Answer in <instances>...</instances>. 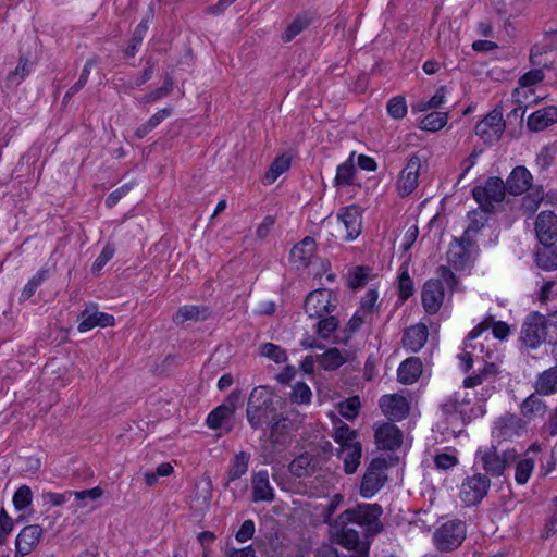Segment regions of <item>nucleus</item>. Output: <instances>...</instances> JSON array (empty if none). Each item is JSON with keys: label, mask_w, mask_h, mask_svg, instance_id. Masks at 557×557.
Instances as JSON below:
<instances>
[{"label": "nucleus", "mask_w": 557, "mask_h": 557, "mask_svg": "<svg viewBox=\"0 0 557 557\" xmlns=\"http://www.w3.org/2000/svg\"><path fill=\"white\" fill-rule=\"evenodd\" d=\"M380 449L396 450L403 444V432L393 423H383L374 433Z\"/></svg>", "instance_id": "4468645a"}, {"label": "nucleus", "mask_w": 557, "mask_h": 557, "mask_svg": "<svg viewBox=\"0 0 557 557\" xmlns=\"http://www.w3.org/2000/svg\"><path fill=\"white\" fill-rule=\"evenodd\" d=\"M399 298L407 300L413 294V282L407 271H404L398 276Z\"/></svg>", "instance_id": "680f3d73"}, {"label": "nucleus", "mask_w": 557, "mask_h": 557, "mask_svg": "<svg viewBox=\"0 0 557 557\" xmlns=\"http://www.w3.org/2000/svg\"><path fill=\"white\" fill-rule=\"evenodd\" d=\"M534 460L524 458L516 461L515 480L519 485L525 484L534 469Z\"/></svg>", "instance_id": "09e8293b"}, {"label": "nucleus", "mask_w": 557, "mask_h": 557, "mask_svg": "<svg viewBox=\"0 0 557 557\" xmlns=\"http://www.w3.org/2000/svg\"><path fill=\"white\" fill-rule=\"evenodd\" d=\"M420 168V158L416 154L411 156L405 169L399 173L396 184L400 197L410 195L417 188Z\"/></svg>", "instance_id": "f8f14e48"}, {"label": "nucleus", "mask_w": 557, "mask_h": 557, "mask_svg": "<svg viewBox=\"0 0 557 557\" xmlns=\"http://www.w3.org/2000/svg\"><path fill=\"white\" fill-rule=\"evenodd\" d=\"M466 523L459 519L443 523L433 533V542L441 552H451L458 548L466 539Z\"/></svg>", "instance_id": "7ed1b4c3"}, {"label": "nucleus", "mask_w": 557, "mask_h": 557, "mask_svg": "<svg viewBox=\"0 0 557 557\" xmlns=\"http://www.w3.org/2000/svg\"><path fill=\"white\" fill-rule=\"evenodd\" d=\"M496 430L497 436L511 440L525 431V422L516 414L507 413L498 419Z\"/></svg>", "instance_id": "aec40b11"}, {"label": "nucleus", "mask_w": 557, "mask_h": 557, "mask_svg": "<svg viewBox=\"0 0 557 557\" xmlns=\"http://www.w3.org/2000/svg\"><path fill=\"white\" fill-rule=\"evenodd\" d=\"M337 219L343 222L346 228L347 240L356 239L361 233V212L356 205L343 207L337 213Z\"/></svg>", "instance_id": "f3484780"}, {"label": "nucleus", "mask_w": 557, "mask_h": 557, "mask_svg": "<svg viewBox=\"0 0 557 557\" xmlns=\"http://www.w3.org/2000/svg\"><path fill=\"white\" fill-rule=\"evenodd\" d=\"M357 431L350 429L346 423L338 420L334 423V433L333 437L334 441L339 445V447H345L350 445V443H358L356 441L357 438Z\"/></svg>", "instance_id": "79ce46f5"}, {"label": "nucleus", "mask_w": 557, "mask_h": 557, "mask_svg": "<svg viewBox=\"0 0 557 557\" xmlns=\"http://www.w3.org/2000/svg\"><path fill=\"white\" fill-rule=\"evenodd\" d=\"M114 252L115 250L112 246L106 245L101 250L100 255L94 261L91 272L99 273L102 270V268L108 263V261L113 258Z\"/></svg>", "instance_id": "338daca9"}, {"label": "nucleus", "mask_w": 557, "mask_h": 557, "mask_svg": "<svg viewBox=\"0 0 557 557\" xmlns=\"http://www.w3.org/2000/svg\"><path fill=\"white\" fill-rule=\"evenodd\" d=\"M97 306L90 304L81 312V322L77 330L81 333L92 330L96 326L106 327L113 326L115 324V318L112 314L106 312H99L96 310Z\"/></svg>", "instance_id": "ddd939ff"}, {"label": "nucleus", "mask_w": 557, "mask_h": 557, "mask_svg": "<svg viewBox=\"0 0 557 557\" xmlns=\"http://www.w3.org/2000/svg\"><path fill=\"white\" fill-rule=\"evenodd\" d=\"M232 416L224 411V409L219 406L213 409L207 417V425L212 430H218L222 428L223 421L230 419Z\"/></svg>", "instance_id": "052dcab7"}, {"label": "nucleus", "mask_w": 557, "mask_h": 557, "mask_svg": "<svg viewBox=\"0 0 557 557\" xmlns=\"http://www.w3.org/2000/svg\"><path fill=\"white\" fill-rule=\"evenodd\" d=\"M536 237L541 244H552L557 239V215L553 211L541 212L535 221Z\"/></svg>", "instance_id": "dca6fc26"}, {"label": "nucleus", "mask_w": 557, "mask_h": 557, "mask_svg": "<svg viewBox=\"0 0 557 557\" xmlns=\"http://www.w3.org/2000/svg\"><path fill=\"white\" fill-rule=\"evenodd\" d=\"M557 122V107L548 106L536 110L528 119V127L533 132L543 131Z\"/></svg>", "instance_id": "393cba45"}, {"label": "nucleus", "mask_w": 557, "mask_h": 557, "mask_svg": "<svg viewBox=\"0 0 557 557\" xmlns=\"http://www.w3.org/2000/svg\"><path fill=\"white\" fill-rule=\"evenodd\" d=\"M276 413L277 409L274 406L271 393L264 387L253 388L246 408L247 421L251 429L258 430L269 426Z\"/></svg>", "instance_id": "f257e3e1"}, {"label": "nucleus", "mask_w": 557, "mask_h": 557, "mask_svg": "<svg viewBox=\"0 0 557 557\" xmlns=\"http://www.w3.org/2000/svg\"><path fill=\"white\" fill-rule=\"evenodd\" d=\"M475 244H467L460 238H454L447 252L448 261L453 263L456 269L465 268V264L470 257V249Z\"/></svg>", "instance_id": "c85d7f7f"}, {"label": "nucleus", "mask_w": 557, "mask_h": 557, "mask_svg": "<svg viewBox=\"0 0 557 557\" xmlns=\"http://www.w3.org/2000/svg\"><path fill=\"white\" fill-rule=\"evenodd\" d=\"M388 115L394 120H401L406 116L408 108L405 97L395 96L391 98L386 106Z\"/></svg>", "instance_id": "8fccbe9b"}, {"label": "nucleus", "mask_w": 557, "mask_h": 557, "mask_svg": "<svg viewBox=\"0 0 557 557\" xmlns=\"http://www.w3.org/2000/svg\"><path fill=\"white\" fill-rule=\"evenodd\" d=\"M383 513L382 506L379 504H358L348 508L339 515V524L356 523L361 527H369L376 534L383 530L380 517Z\"/></svg>", "instance_id": "f03ea898"}, {"label": "nucleus", "mask_w": 557, "mask_h": 557, "mask_svg": "<svg viewBox=\"0 0 557 557\" xmlns=\"http://www.w3.org/2000/svg\"><path fill=\"white\" fill-rule=\"evenodd\" d=\"M251 485L253 502H272L274 499V491L270 485L267 470L256 472L252 475Z\"/></svg>", "instance_id": "412c9836"}, {"label": "nucleus", "mask_w": 557, "mask_h": 557, "mask_svg": "<svg viewBox=\"0 0 557 557\" xmlns=\"http://www.w3.org/2000/svg\"><path fill=\"white\" fill-rule=\"evenodd\" d=\"M289 472L297 478L312 475L317 470L315 458L309 453H304L296 457L288 466Z\"/></svg>", "instance_id": "2f4dec72"}, {"label": "nucleus", "mask_w": 557, "mask_h": 557, "mask_svg": "<svg viewBox=\"0 0 557 557\" xmlns=\"http://www.w3.org/2000/svg\"><path fill=\"white\" fill-rule=\"evenodd\" d=\"M535 392L528 396L520 405L521 414L524 418L532 419L543 417L547 410V406Z\"/></svg>", "instance_id": "72a5a7b5"}, {"label": "nucleus", "mask_w": 557, "mask_h": 557, "mask_svg": "<svg viewBox=\"0 0 557 557\" xmlns=\"http://www.w3.org/2000/svg\"><path fill=\"white\" fill-rule=\"evenodd\" d=\"M148 29V21L143 20L135 28L131 41L125 49V55L127 58H134L138 51V47L141 45L145 34Z\"/></svg>", "instance_id": "49530a36"}, {"label": "nucleus", "mask_w": 557, "mask_h": 557, "mask_svg": "<svg viewBox=\"0 0 557 557\" xmlns=\"http://www.w3.org/2000/svg\"><path fill=\"white\" fill-rule=\"evenodd\" d=\"M448 120L446 112H431L424 116L420 123V128L429 132H437L442 129Z\"/></svg>", "instance_id": "c03bdc74"}, {"label": "nucleus", "mask_w": 557, "mask_h": 557, "mask_svg": "<svg viewBox=\"0 0 557 557\" xmlns=\"http://www.w3.org/2000/svg\"><path fill=\"white\" fill-rule=\"evenodd\" d=\"M380 407L391 420H403L409 413V404L398 394L384 395L380 399Z\"/></svg>", "instance_id": "a211bd4d"}, {"label": "nucleus", "mask_w": 557, "mask_h": 557, "mask_svg": "<svg viewBox=\"0 0 557 557\" xmlns=\"http://www.w3.org/2000/svg\"><path fill=\"white\" fill-rule=\"evenodd\" d=\"M536 252L535 261L539 268L545 271L557 269V247L552 244H542Z\"/></svg>", "instance_id": "c9c22d12"}, {"label": "nucleus", "mask_w": 557, "mask_h": 557, "mask_svg": "<svg viewBox=\"0 0 557 557\" xmlns=\"http://www.w3.org/2000/svg\"><path fill=\"white\" fill-rule=\"evenodd\" d=\"M537 395L549 396L557 393V364L540 372L533 384Z\"/></svg>", "instance_id": "4be33fe9"}, {"label": "nucleus", "mask_w": 557, "mask_h": 557, "mask_svg": "<svg viewBox=\"0 0 557 557\" xmlns=\"http://www.w3.org/2000/svg\"><path fill=\"white\" fill-rule=\"evenodd\" d=\"M354 154L355 153L352 152L344 163L337 166L336 175L334 178L335 186H346L352 184V180L356 173V168L352 160Z\"/></svg>", "instance_id": "a19ab883"}, {"label": "nucleus", "mask_w": 557, "mask_h": 557, "mask_svg": "<svg viewBox=\"0 0 557 557\" xmlns=\"http://www.w3.org/2000/svg\"><path fill=\"white\" fill-rule=\"evenodd\" d=\"M70 496H74L76 500L81 502V506H85V500H96L100 498L103 495V490L99 486L89 488V490H83V491H69Z\"/></svg>", "instance_id": "e2e57ef3"}, {"label": "nucleus", "mask_w": 557, "mask_h": 557, "mask_svg": "<svg viewBox=\"0 0 557 557\" xmlns=\"http://www.w3.org/2000/svg\"><path fill=\"white\" fill-rule=\"evenodd\" d=\"M42 535L39 524H30L22 529L15 541V557L28 555L38 544Z\"/></svg>", "instance_id": "2eb2a0df"}, {"label": "nucleus", "mask_w": 557, "mask_h": 557, "mask_svg": "<svg viewBox=\"0 0 557 557\" xmlns=\"http://www.w3.org/2000/svg\"><path fill=\"white\" fill-rule=\"evenodd\" d=\"M422 373V362L418 357H410L403 361L398 368V381L403 384L414 383Z\"/></svg>", "instance_id": "7c9ffc66"}, {"label": "nucleus", "mask_w": 557, "mask_h": 557, "mask_svg": "<svg viewBox=\"0 0 557 557\" xmlns=\"http://www.w3.org/2000/svg\"><path fill=\"white\" fill-rule=\"evenodd\" d=\"M343 499H344V497L341 494L333 495L330 503L327 504V506L324 508V510L322 512L323 522L329 524L331 528L333 527V523L335 520L332 517L335 513V511L337 510V508L341 505V503L343 502Z\"/></svg>", "instance_id": "0e129e2a"}, {"label": "nucleus", "mask_w": 557, "mask_h": 557, "mask_svg": "<svg viewBox=\"0 0 557 557\" xmlns=\"http://www.w3.org/2000/svg\"><path fill=\"white\" fill-rule=\"evenodd\" d=\"M543 199H544L543 188L541 186L533 188V189H531L530 193H528L523 197L522 208L525 212L534 213L539 209Z\"/></svg>", "instance_id": "3c124183"}, {"label": "nucleus", "mask_w": 557, "mask_h": 557, "mask_svg": "<svg viewBox=\"0 0 557 557\" xmlns=\"http://www.w3.org/2000/svg\"><path fill=\"white\" fill-rule=\"evenodd\" d=\"M368 274L364 268L357 267L349 272L348 286L352 289H357L367 284Z\"/></svg>", "instance_id": "69168bd1"}, {"label": "nucleus", "mask_w": 557, "mask_h": 557, "mask_svg": "<svg viewBox=\"0 0 557 557\" xmlns=\"http://www.w3.org/2000/svg\"><path fill=\"white\" fill-rule=\"evenodd\" d=\"M290 420L283 413H276L275 418L270 422L269 437L273 443H284L285 436L289 433Z\"/></svg>", "instance_id": "f704fd0d"}, {"label": "nucleus", "mask_w": 557, "mask_h": 557, "mask_svg": "<svg viewBox=\"0 0 557 557\" xmlns=\"http://www.w3.org/2000/svg\"><path fill=\"white\" fill-rule=\"evenodd\" d=\"M194 499L200 502L203 506H209L212 499V482L209 476H203L202 481L195 486Z\"/></svg>", "instance_id": "603ef678"}, {"label": "nucleus", "mask_w": 557, "mask_h": 557, "mask_svg": "<svg viewBox=\"0 0 557 557\" xmlns=\"http://www.w3.org/2000/svg\"><path fill=\"white\" fill-rule=\"evenodd\" d=\"M337 457L343 459L344 472L346 474H354L360 466L362 457L361 443H350L348 446L339 447L337 450Z\"/></svg>", "instance_id": "5701e85b"}, {"label": "nucleus", "mask_w": 557, "mask_h": 557, "mask_svg": "<svg viewBox=\"0 0 557 557\" xmlns=\"http://www.w3.org/2000/svg\"><path fill=\"white\" fill-rule=\"evenodd\" d=\"M475 350L476 346L474 344L465 341L463 352L458 356L463 372H469L473 367Z\"/></svg>", "instance_id": "bf43d9fd"}, {"label": "nucleus", "mask_w": 557, "mask_h": 557, "mask_svg": "<svg viewBox=\"0 0 557 557\" xmlns=\"http://www.w3.org/2000/svg\"><path fill=\"white\" fill-rule=\"evenodd\" d=\"M441 407L447 419H458L462 413V409L457 405V394L449 397Z\"/></svg>", "instance_id": "774afa93"}, {"label": "nucleus", "mask_w": 557, "mask_h": 557, "mask_svg": "<svg viewBox=\"0 0 557 557\" xmlns=\"http://www.w3.org/2000/svg\"><path fill=\"white\" fill-rule=\"evenodd\" d=\"M210 315V310L206 306L185 305L178 308L173 315L175 324H184L187 321H203Z\"/></svg>", "instance_id": "cd10ccee"}, {"label": "nucleus", "mask_w": 557, "mask_h": 557, "mask_svg": "<svg viewBox=\"0 0 557 557\" xmlns=\"http://www.w3.org/2000/svg\"><path fill=\"white\" fill-rule=\"evenodd\" d=\"M491 480L487 475L475 473L461 484L460 498L467 506H475L487 495Z\"/></svg>", "instance_id": "1a4fd4ad"}, {"label": "nucleus", "mask_w": 557, "mask_h": 557, "mask_svg": "<svg viewBox=\"0 0 557 557\" xmlns=\"http://www.w3.org/2000/svg\"><path fill=\"white\" fill-rule=\"evenodd\" d=\"M360 406L361 404L359 397L354 396L344 401H341L338 404V411L344 418L354 420L359 413Z\"/></svg>", "instance_id": "5fc2aeb1"}, {"label": "nucleus", "mask_w": 557, "mask_h": 557, "mask_svg": "<svg viewBox=\"0 0 557 557\" xmlns=\"http://www.w3.org/2000/svg\"><path fill=\"white\" fill-rule=\"evenodd\" d=\"M352 354L348 350H341L336 347L326 349L318 356L319 364L326 371H334L350 360Z\"/></svg>", "instance_id": "a878e982"}, {"label": "nucleus", "mask_w": 557, "mask_h": 557, "mask_svg": "<svg viewBox=\"0 0 557 557\" xmlns=\"http://www.w3.org/2000/svg\"><path fill=\"white\" fill-rule=\"evenodd\" d=\"M313 21V16L308 12L298 14L294 21L287 26L285 33L282 35L284 42L292 41L297 35L307 29Z\"/></svg>", "instance_id": "4c0bfd02"}, {"label": "nucleus", "mask_w": 557, "mask_h": 557, "mask_svg": "<svg viewBox=\"0 0 557 557\" xmlns=\"http://www.w3.org/2000/svg\"><path fill=\"white\" fill-rule=\"evenodd\" d=\"M475 457H480L486 474L500 476L504 474L507 467L517 461L518 453L513 448L498 453L495 446H491L485 450L478 449Z\"/></svg>", "instance_id": "20e7f679"}, {"label": "nucleus", "mask_w": 557, "mask_h": 557, "mask_svg": "<svg viewBox=\"0 0 557 557\" xmlns=\"http://www.w3.org/2000/svg\"><path fill=\"white\" fill-rule=\"evenodd\" d=\"M444 286L440 280H428L421 292L422 306L428 314H435L444 301Z\"/></svg>", "instance_id": "9b49d317"}, {"label": "nucleus", "mask_w": 557, "mask_h": 557, "mask_svg": "<svg viewBox=\"0 0 557 557\" xmlns=\"http://www.w3.org/2000/svg\"><path fill=\"white\" fill-rule=\"evenodd\" d=\"M547 320L545 315L534 311L527 315L520 332V341L529 349H536L546 341Z\"/></svg>", "instance_id": "423d86ee"}, {"label": "nucleus", "mask_w": 557, "mask_h": 557, "mask_svg": "<svg viewBox=\"0 0 557 557\" xmlns=\"http://www.w3.org/2000/svg\"><path fill=\"white\" fill-rule=\"evenodd\" d=\"M317 249L314 238L307 236L301 242L296 244L290 250V259L298 267L306 268L311 262Z\"/></svg>", "instance_id": "b1692460"}, {"label": "nucleus", "mask_w": 557, "mask_h": 557, "mask_svg": "<svg viewBox=\"0 0 557 557\" xmlns=\"http://www.w3.org/2000/svg\"><path fill=\"white\" fill-rule=\"evenodd\" d=\"M261 355L268 357L276 363H282L287 360L286 351L273 343H265L261 346Z\"/></svg>", "instance_id": "13d9d810"}, {"label": "nucleus", "mask_w": 557, "mask_h": 557, "mask_svg": "<svg viewBox=\"0 0 557 557\" xmlns=\"http://www.w3.org/2000/svg\"><path fill=\"white\" fill-rule=\"evenodd\" d=\"M386 469L387 461L385 458H374L371 460L360 485V495L363 498H371L384 486L387 480L384 473Z\"/></svg>", "instance_id": "0eeeda50"}, {"label": "nucleus", "mask_w": 557, "mask_h": 557, "mask_svg": "<svg viewBox=\"0 0 557 557\" xmlns=\"http://www.w3.org/2000/svg\"><path fill=\"white\" fill-rule=\"evenodd\" d=\"M290 168V158L282 154L274 159L269 170L265 172L264 180L268 184L274 183L278 176Z\"/></svg>", "instance_id": "37998d69"}, {"label": "nucleus", "mask_w": 557, "mask_h": 557, "mask_svg": "<svg viewBox=\"0 0 557 557\" xmlns=\"http://www.w3.org/2000/svg\"><path fill=\"white\" fill-rule=\"evenodd\" d=\"M428 335L426 325L422 323L416 324L406 330L403 336V345L405 348L416 352L424 346Z\"/></svg>", "instance_id": "bb28decb"}, {"label": "nucleus", "mask_w": 557, "mask_h": 557, "mask_svg": "<svg viewBox=\"0 0 557 557\" xmlns=\"http://www.w3.org/2000/svg\"><path fill=\"white\" fill-rule=\"evenodd\" d=\"M13 505L17 511L24 510L32 504L33 500V492L29 486L22 485L20 486L14 495H13Z\"/></svg>", "instance_id": "864d4df0"}, {"label": "nucleus", "mask_w": 557, "mask_h": 557, "mask_svg": "<svg viewBox=\"0 0 557 557\" xmlns=\"http://www.w3.org/2000/svg\"><path fill=\"white\" fill-rule=\"evenodd\" d=\"M174 87V79L170 73H165L163 85L138 99L140 104H147L158 101L169 96Z\"/></svg>", "instance_id": "ea45409f"}, {"label": "nucleus", "mask_w": 557, "mask_h": 557, "mask_svg": "<svg viewBox=\"0 0 557 557\" xmlns=\"http://www.w3.org/2000/svg\"><path fill=\"white\" fill-rule=\"evenodd\" d=\"M485 211H476L473 210L468 213L469 224L468 227L465 230L462 234V242H466L467 244H475V237L478 233L485 226V223L487 222Z\"/></svg>", "instance_id": "473e14b6"}, {"label": "nucleus", "mask_w": 557, "mask_h": 557, "mask_svg": "<svg viewBox=\"0 0 557 557\" xmlns=\"http://www.w3.org/2000/svg\"><path fill=\"white\" fill-rule=\"evenodd\" d=\"M507 190L506 184L500 177H488L484 185L475 186L472 189V197L485 212H493V202H502Z\"/></svg>", "instance_id": "39448f33"}, {"label": "nucleus", "mask_w": 557, "mask_h": 557, "mask_svg": "<svg viewBox=\"0 0 557 557\" xmlns=\"http://www.w3.org/2000/svg\"><path fill=\"white\" fill-rule=\"evenodd\" d=\"M364 314L359 310L350 318L346 326L342 330L339 334L334 336V343L336 344H347L351 338L354 333H356L361 325L364 323Z\"/></svg>", "instance_id": "58836bf2"}, {"label": "nucleus", "mask_w": 557, "mask_h": 557, "mask_svg": "<svg viewBox=\"0 0 557 557\" xmlns=\"http://www.w3.org/2000/svg\"><path fill=\"white\" fill-rule=\"evenodd\" d=\"M333 298H336L335 294L327 288H317L310 292L305 299L306 313L311 319L330 314L336 309Z\"/></svg>", "instance_id": "6e6552de"}, {"label": "nucleus", "mask_w": 557, "mask_h": 557, "mask_svg": "<svg viewBox=\"0 0 557 557\" xmlns=\"http://www.w3.org/2000/svg\"><path fill=\"white\" fill-rule=\"evenodd\" d=\"M475 134L487 145L496 144L504 131L505 122L499 109L492 110L481 122L475 125Z\"/></svg>", "instance_id": "9d476101"}, {"label": "nucleus", "mask_w": 557, "mask_h": 557, "mask_svg": "<svg viewBox=\"0 0 557 557\" xmlns=\"http://www.w3.org/2000/svg\"><path fill=\"white\" fill-rule=\"evenodd\" d=\"M250 454L247 451H239L235 455L234 459L231 462L230 469L227 471V482L225 485L227 486L230 482L235 481L242 478L247 471L249 467Z\"/></svg>", "instance_id": "e433bc0d"}, {"label": "nucleus", "mask_w": 557, "mask_h": 557, "mask_svg": "<svg viewBox=\"0 0 557 557\" xmlns=\"http://www.w3.org/2000/svg\"><path fill=\"white\" fill-rule=\"evenodd\" d=\"M532 178V174L525 166L518 165L513 168L506 181L507 191L513 196L522 195L530 189Z\"/></svg>", "instance_id": "6ab92c4d"}, {"label": "nucleus", "mask_w": 557, "mask_h": 557, "mask_svg": "<svg viewBox=\"0 0 557 557\" xmlns=\"http://www.w3.org/2000/svg\"><path fill=\"white\" fill-rule=\"evenodd\" d=\"M30 62L27 57H21L15 70L11 71L7 76V83L10 85H20L30 73Z\"/></svg>", "instance_id": "a18cd8bd"}, {"label": "nucleus", "mask_w": 557, "mask_h": 557, "mask_svg": "<svg viewBox=\"0 0 557 557\" xmlns=\"http://www.w3.org/2000/svg\"><path fill=\"white\" fill-rule=\"evenodd\" d=\"M311 389L306 383L298 382L293 386V392L290 395L293 403L298 405L309 404L311 401Z\"/></svg>", "instance_id": "4d7b16f0"}, {"label": "nucleus", "mask_w": 557, "mask_h": 557, "mask_svg": "<svg viewBox=\"0 0 557 557\" xmlns=\"http://www.w3.org/2000/svg\"><path fill=\"white\" fill-rule=\"evenodd\" d=\"M47 271L40 270L24 286L21 293V301L28 300L37 290L38 286L46 280Z\"/></svg>", "instance_id": "6e6d98bb"}, {"label": "nucleus", "mask_w": 557, "mask_h": 557, "mask_svg": "<svg viewBox=\"0 0 557 557\" xmlns=\"http://www.w3.org/2000/svg\"><path fill=\"white\" fill-rule=\"evenodd\" d=\"M317 334L322 339H327L338 329L339 320L335 315L318 318Z\"/></svg>", "instance_id": "de8ad7c7"}, {"label": "nucleus", "mask_w": 557, "mask_h": 557, "mask_svg": "<svg viewBox=\"0 0 557 557\" xmlns=\"http://www.w3.org/2000/svg\"><path fill=\"white\" fill-rule=\"evenodd\" d=\"M348 524H339V516L334 520L332 529L334 530V536L336 542L347 549H355L360 543L359 533L350 528Z\"/></svg>", "instance_id": "c756f323"}]
</instances>
